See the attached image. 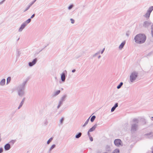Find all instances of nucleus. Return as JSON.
Returning a JSON list of instances; mask_svg holds the SVG:
<instances>
[{"instance_id": "nucleus-47", "label": "nucleus", "mask_w": 153, "mask_h": 153, "mask_svg": "<svg viewBox=\"0 0 153 153\" xmlns=\"http://www.w3.org/2000/svg\"><path fill=\"white\" fill-rule=\"evenodd\" d=\"M150 135V134H146V137H149L148 135Z\"/></svg>"}, {"instance_id": "nucleus-34", "label": "nucleus", "mask_w": 153, "mask_h": 153, "mask_svg": "<svg viewBox=\"0 0 153 153\" xmlns=\"http://www.w3.org/2000/svg\"><path fill=\"white\" fill-rule=\"evenodd\" d=\"M36 1V0H35L34 1L32 2L28 6H30V7L34 4V3Z\"/></svg>"}, {"instance_id": "nucleus-27", "label": "nucleus", "mask_w": 153, "mask_h": 153, "mask_svg": "<svg viewBox=\"0 0 153 153\" xmlns=\"http://www.w3.org/2000/svg\"><path fill=\"white\" fill-rule=\"evenodd\" d=\"M120 151L118 149H116L113 151V153H119Z\"/></svg>"}, {"instance_id": "nucleus-42", "label": "nucleus", "mask_w": 153, "mask_h": 153, "mask_svg": "<svg viewBox=\"0 0 153 153\" xmlns=\"http://www.w3.org/2000/svg\"><path fill=\"white\" fill-rule=\"evenodd\" d=\"M35 16V14H33L32 15V16L30 17V19L33 18Z\"/></svg>"}, {"instance_id": "nucleus-17", "label": "nucleus", "mask_w": 153, "mask_h": 153, "mask_svg": "<svg viewBox=\"0 0 153 153\" xmlns=\"http://www.w3.org/2000/svg\"><path fill=\"white\" fill-rule=\"evenodd\" d=\"M5 83V79H3L0 82V85L1 86L4 85Z\"/></svg>"}, {"instance_id": "nucleus-49", "label": "nucleus", "mask_w": 153, "mask_h": 153, "mask_svg": "<svg viewBox=\"0 0 153 153\" xmlns=\"http://www.w3.org/2000/svg\"><path fill=\"white\" fill-rule=\"evenodd\" d=\"M101 56H100V55L98 57V58L100 59L101 57Z\"/></svg>"}, {"instance_id": "nucleus-24", "label": "nucleus", "mask_w": 153, "mask_h": 153, "mask_svg": "<svg viewBox=\"0 0 153 153\" xmlns=\"http://www.w3.org/2000/svg\"><path fill=\"white\" fill-rule=\"evenodd\" d=\"M123 82H121L120 84L117 86V88L118 89H119L121 88V86L123 85Z\"/></svg>"}, {"instance_id": "nucleus-21", "label": "nucleus", "mask_w": 153, "mask_h": 153, "mask_svg": "<svg viewBox=\"0 0 153 153\" xmlns=\"http://www.w3.org/2000/svg\"><path fill=\"white\" fill-rule=\"evenodd\" d=\"M31 20L30 19H29L24 23L27 25V24H29Z\"/></svg>"}, {"instance_id": "nucleus-4", "label": "nucleus", "mask_w": 153, "mask_h": 153, "mask_svg": "<svg viewBox=\"0 0 153 153\" xmlns=\"http://www.w3.org/2000/svg\"><path fill=\"white\" fill-rule=\"evenodd\" d=\"M139 121L137 119L135 118L133 120L131 124V133H134L138 129Z\"/></svg>"}, {"instance_id": "nucleus-23", "label": "nucleus", "mask_w": 153, "mask_h": 153, "mask_svg": "<svg viewBox=\"0 0 153 153\" xmlns=\"http://www.w3.org/2000/svg\"><path fill=\"white\" fill-rule=\"evenodd\" d=\"M63 104V102H61L60 101H59L58 104L57 106V108L58 109Z\"/></svg>"}, {"instance_id": "nucleus-1", "label": "nucleus", "mask_w": 153, "mask_h": 153, "mask_svg": "<svg viewBox=\"0 0 153 153\" xmlns=\"http://www.w3.org/2000/svg\"><path fill=\"white\" fill-rule=\"evenodd\" d=\"M139 73L137 71H132L129 75V81L130 83H132L136 81L138 79Z\"/></svg>"}, {"instance_id": "nucleus-38", "label": "nucleus", "mask_w": 153, "mask_h": 153, "mask_svg": "<svg viewBox=\"0 0 153 153\" xmlns=\"http://www.w3.org/2000/svg\"><path fill=\"white\" fill-rule=\"evenodd\" d=\"M30 7V6H28L27 8L25 9V10L24 11V12L26 11Z\"/></svg>"}, {"instance_id": "nucleus-12", "label": "nucleus", "mask_w": 153, "mask_h": 153, "mask_svg": "<svg viewBox=\"0 0 153 153\" xmlns=\"http://www.w3.org/2000/svg\"><path fill=\"white\" fill-rule=\"evenodd\" d=\"M67 97V95H63L59 101L63 102V101H65Z\"/></svg>"}, {"instance_id": "nucleus-32", "label": "nucleus", "mask_w": 153, "mask_h": 153, "mask_svg": "<svg viewBox=\"0 0 153 153\" xmlns=\"http://www.w3.org/2000/svg\"><path fill=\"white\" fill-rule=\"evenodd\" d=\"M11 77H9L7 78V84L8 83L10 82V80H11Z\"/></svg>"}, {"instance_id": "nucleus-30", "label": "nucleus", "mask_w": 153, "mask_h": 153, "mask_svg": "<svg viewBox=\"0 0 153 153\" xmlns=\"http://www.w3.org/2000/svg\"><path fill=\"white\" fill-rule=\"evenodd\" d=\"M100 53V51H99L98 52L96 53L94 55H93V57H95L97 55L99 54Z\"/></svg>"}, {"instance_id": "nucleus-43", "label": "nucleus", "mask_w": 153, "mask_h": 153, "mask_svg": "<svg viewBox=\"0 0 153 153\" xmlns=\"http://www.w3.org/2000/svg\"><path fill=\"white\" fill-rule=\"evenodd\" d=\"M126 35L127 36H128L129 35V33L128 32H127L126 33Z\"/></svg>"}, {"instance_id": "nucleus-39", "label": "nucleus", "mask_w": 153, "mask_h": 153, "mask_svg": "<svg viewBox=\"0 0 153 153\" xmlns=\"http://www.w3.org/2000/svg\"><path fill=\"white\" fill-rule=\"evenodd\" d=\"M89 138H90V140L91 141H93V138L92 137H90V136H89Z\"/></svg>"}, {"instance_id": "nucleus-5", "label": "nucleus", "mask_w": 153, "mask_h": 153, "mask_svg": "<svg viewBox=\"0 0 153 153\" xmlns=\"http://www.w3.org/2000/svg\"><path fill=\"white\" fill-rule=\"evenodd\" d=\"M128 124L127 123L125 124L122 126L120 127L121 129V133H123L124 132L127 131L129 129Z\"/></svg>"}, {"instance_id": "nucleus-26", "label": "nucleus", "mask_w": 153, "mask_h": 153, "mask_svg": "<svg viewBox=\"0 0 153 153\" xmlns=\"http://www.w3.org/2000/svg\"><path fill=\"white\" fill-rule=\"evenodd\" d=\"M95 118L96 116H95L94 115L92 116L91 119V122H93L94 121Z\"/></svg>"}, {"instance_id": "nucleus-29", "label": "nucleus", "mask_w": 153, "mask_h": 153, "mask_svg": "<svg viewBox=\"0 0 153 153\" xmlns=\"http://www.w3.org/2000/svg\"><path fill=\"white\" fill-rule=\"evenodd\" d=\"M151 35L153 37V25H152L151 26Z\"/></svg>"}, {"instance_id": "nucleus-6", "label": "nucleus", "mask_w": 153, "mask_h": 153, "mask_svg": "<svg viewBox=\"0 0 153 153\" xmlns=\"http://www.w3.org/2000/svg\"><path fill=\"white\" fill-rule=\"evenodd\" d=\"M67 71L65 70L61 74V81L62 82H64L65 81L66 78V74L67 73Z\"/></svg>"}, {"instance_id": "nucleus-54", "label": "nucleus", "mask_w": 153, "mask_h": 153, "mask_svg": "<svg viewBox=\"0 0 153 153\" xmlns=\"http://www.w3.org/2000/svg\"><path fill=\"white\" fill-rule=\"evenodd\" d=\"M152 153H153V149H152Z\"/></svg>"}, {"instance_id": "nucleus-53", "label": "nucleus", "mask_w": 153, "mask_h": 153, "mask_svg": "<svg viewBox=\"0 0 153 153\" xmlns=\"http://www.w3.org/2000/svg\"><path fill=\"white\" fill-rule=\"evenodd\" d=\"M19 38H18V39H17V41H18V40H19Z\"/></svg>"}, {"instance_id": "nucleus-55", "label": "nucleus", "mask_w": 153, "mask_h": 153, "mask_svg": "<svg viewBox=\"0 0 153 153\" xmlns=\"http://www.w3.org/2000/svg\"><path fill=\"white\" fill-rule=\"evenodd\" d=\"M152 136L153 137V134H152Z\"/></svg>"}, {"instance_id": "nucleus-13", "label": "nucleus", "mask_w": 153, "mask_h": 153, "mask_svg": "<svg viewBox=\"0 0 153 153\" xmlns=\"http://www.w3.org/2000/svg\"><path fill=\"white\" fill-rule=\"evenodd\" d=\"M126 44V41L123 42L119 47V48L120 50H121L123 48L125 45Z\"/></svg>"}, {"instance_id": "nucleus-46", "label": "nucleus", "mask_w": 153, "mask_h": 153, "mask_svg": "<svg viewBox=\"0 0 153 153\" xmlns=\"http://www.w3.org/2000/svg\"><path fill=\"white\" fill-rule=\"evenodd\" d=\"M4 1V0H3V1H1V2H0V4H2Z\"/></svg>"}, {"instance_id": "nucleus-22", "label": "nucleus", "mask_w": 153, "mask_h": 153, "mask_svg": "<svg viewBox=\"0 0 153 153\" xmlns=\"http://www.w3.org/2000/svg\"><path fill=\"white\" fill-rule=\"evenodd\" d=\"M153 10V6L150 7L148 10H147V12L151 13L152 11Z\"/></svg>"}, {"instance_id": "nucleus-14", "label": "nucleus", "mask_w": 153, "mask_h": 153, "mask_svg": "<svg viewBox=\"0 0 153 153\" xmlns=\"http://www.w3.org/2000/svg\"><path fill=\"white\" fill-rule=\"evenodd\" d=\"M4 149L6 150H9L10 148V145L9 143H7L4 146Z\"/></svg>"}, {"instance_id": "nucleus-35", "label": "nucleus", "mask_w": 153, "mask_h": 153, "mask_svg": "<svg viewBox=\"0 0 153 153\" xmlns=\"http://www.w3.org/2000/svg\"><path fill=\"white\" fill-rule=\"evenodd\" d=\"M17 54L18 56H20L21 54V52L19 50H17Z\"/></svg>"}, {"instance_id": "nucleus-9", "label": "nucleus", "mask_w": 153, "mask_h": 153, "mask_svg": "<svg viewBox=\"0 0 153 153\" xmlns=\"http://www.w3.org/2000/svg\"><path fill=\"white\" fill-rule=\"evenodd\" d=\"M37 59L35 58L34 59L32 62H30L28 63V65L30 67H32L34 65L36 62Z\"/></svg>"}, {"instance_id": "nucleus-48", "label": "nucleus", "mask_w": 153, "mask_h": 153, "mask_svg": "<svg viewBox=\"0 0 153 153\" xmlns=\"http://www.w3.org/2000/svg\"><path fill=\"white\" fill-rule=\"evenodd\" d=\"M45 124V125H47V122L46 121Z\"/></svg>"}, {"instance_id": "nucleus-8", "label": "nucleus", "mask_w": 153, "mask_h": 153, "mask_svg": "<svg viewBox=\"0 0 153 153\" xmlns=\"http://www.w3.org/2000/svg\"><path fill=\"white\" fill-rule=\"evenodd\" d=\"M114 143L116 146H119L121 145L122 141L120 139H117L114 140Z\"/></svg>"}, {"instance_id": "nucleus-3", "label": "nucleus", "mask_w": 153, "mask_h": 153, "mask_svg": "<svg viewBox=\"0 0 153 153\" xmlns=\"http://www.w3.org/2000/svg\"><path fill=\"white\" fill-rule=\"evenodd\" d=\"M27 80L24 82L22 84L20 85L17 88L18 95L20 97L24 96L25 94V85L26 84Z\"/></svg>"}, {"instance_id": "nucleus-18", "label": "nucleus", "mask_w": 153, "mask_h": 153, "mask_svg": "<svg viewBox=\"0 0 153 153\" xmlns=\"http://www.w3.org/2000/svg\"><path fill=\"white\" fill-rule=\"evenodd\" d=\"M150 14V13L147 11L146 13L144 15V16L146 18H149Z\"/></svg>"}, {"instance_id": "nucleus-16", "label": "nucleus", "mask_w": 153, "mask_h": 153, "mask_svg": "<svg viewBox=\"0 0 153 153\" xmlns=\"http://www.w3.org/2000/svg\"><path fill=\"white\" fill-rule=\"evenodd\" d=\"M25 97L23 99L22 101L21 102H20V103L19 104V106L18 108V109H19L22 106V105L23 104L24 102L25 101Z\"/></svg>"}, {"instance_id": "nucleus-33", "label": "nucleus", "mask_w": 153, "mask_h": 153, "mask_svg": "<svg viewBox=\"0 0 153 153\" xmlns=\"http://www.w3.org/2000/svg\"><path fill=\"white\" fill-rule=\"evenodd\" d=\"M73 6H74V5L73 4L71 5L70 6H69L68 7V9L69 10H71L73 8Z\"/></svg>"}, {"instance_id": "nucleus-45", "label": "nucleus", "mask_w": 153, "mask_h": 153, "mask_svg": "<svg viewBox=\"0 0 153 153\" xmlns=\"http://www.w3.org/2000/svg\"><path fill=\"white\" fill-rule=\"evenodd\" d=\"M76 71V70L75 69H73L72 70V72L73 73H74Z\"/></svg>"}, {"instance_id": "nucleus-28", "label": "nucleus", "mask_w": 153, "mask_h": 153, "mask_svg": "<svg viewBox=\"0 0 153 153\" xmlns=\"http://www.w3.org/2000/svg\"><path fill=\"white\" fill-rule=\"evenodd\" d=\"M64 120V118L63 117H62L61 119L60 120V124L62 125L63 123V121Z\"/></svg>"}, {"instance_id": "nucleus-37", "label": "nucleus", "mask_w": 153, "mask_h": 153, "mask_svg": "<svg viewBox=\"0 0 153 153\" xmlns=\"http://www.w3.org/2000/svg\"><path fill=\"white\" fill-rule=\"evenodd\" d=\"M70 20L71 21V23L72 24H74V19H71Z\"/></svg>"}, {"instance_id": "nucleus-40", "label": "nucleus", "mask_w": 153, "mask_h": 153, "mask_svg": "<svg viewBox=\"0 0 153 153\" xmlns=\"http://www.w3.org/2000/svg\"><path fill=\"white\" fill-rule=\"evenodd\" d=\"M105 48H104L103 50L101 51L100 52V53H101V54H102L105 50Z\"/></svg>"}, {"instance_id": "nucleus-25", "label": "nucleus", "mask_w": 153, "mask_h": 153, "mask_svg": "<svg viewBox=\"0 0 153 153\" xmlns=\"http://www.w3.org/2000/svg\"><path fill=\"white\" fill-rule=\"evenodd\" d=\"M56 146L55 145L53 144V145L49 149V151L50 152Z\"/></svg>"}, {"instance_id": "nucleus-10", "label": "nucleus", "mask_w": 153, "mask_h": 153, "mask_svg": "<svg viewBox=\"0 0 153 153\" xmlns=\"http://www.w3.org/2000/svg\"><path fill=\"white\" fill-rule=\"evenodd\" d=\"M97 124H95L91 128H90L88 132V134H89L90 132H91L94 131L97 127Z\"/></svg>"}, {"instance_id": "nucleus-50", "label": "nucleus", "mask_w": 153, "mask_h": 153, "mask_svg": "<svg viewBox=\"0 0 153 153\" xmlns=\"http://www.w3.org/2000/svg\"><path fill=\"white\" fill-rule=\"evenodd\" d=\"M151 120L153 121V117H151Z\"/></svg>"}, {"instance_id": "nucleus-11", "label": "nucleus", "mask_w": 153, "mask_h": 153, "mask_svg": "<svg viewBox=\"0 0 153 153\" xmlns=\"http://www.w3.org/2000/svg\"><path fill=\"white\" fill-rule=\"evenodd\" d=\"M27 25L24 23H23L21 25V27L19 29V32H21Z\"/></svg>"}, {"instance_id": "nucleus-15", "label": "nucleus", "mask_w": 153, "mask_h": 153, "mask_svg": "<svg viewBox=\"0 0 153 153\" xmlns=\"http://www.w3.org/2000/svg\"><path fill=\"white\" fill-rule=\"evenodd\" d=\"M118 106V104L117 103H116L115 104L114 106H113L112 108H111V111L112 112L114 111L116 108Z\"/></svg>"}, {"instance_id": "nucleus-19", "label": "nucleus", "mask_w": 153, "mask_h": 153, "mask_svg": "<svg viewBox=\"0 0 153 153\" xmlns=\"http://www.w3.org/2000/svg\"><path fill=\"white\" fill-rule=\"evenodd\" d=\"M90 117L86 121H85V123L83 125H82V126L83 127H84L85 126H86V125L88 124V122H89V119H90V117Z\"/></svg>"}, {"instance_id": "nucleus-36", "label": "nucleus", "mask_w": 153, "mask_h": 153, "mask_svg": "<svg viewBox=\"0 0 153 153\" xmlns=\"http://www.w3.org/2000/svg\"><path fill=\"white\" fill-rule=\"evenodd\" d=\"M81 134H76L75 136V137L77 138H78L81 137Z\"/></svg>"}, {"instance_id": "nucleus-20", "label": "nucleus", "mask_w": 153, "mask_h": 153, "mask_svg": "<svg viewBox=\"0 0 153 153\" xmlns=\"http://www.w3.org/2000/svg\"><path fill=\"white\" fill-rule=\"evenodd\" d=\"M60 92V91L59 90H57L55 91L53 93V95L54 96H56L59 94Z\"/></svg>"}, {"instance_id": "nucleus-7", "label": "nucleus", "mask_w": 153, "mask_h": 153, "mask_svg": "<svg viewBox=\"0 0 153 153\" xmlns=\"http://www.w3.org/2000/svg\"><path fill=\"white\" fill-rule=\"evenodd\" d=\"M151 24V22L149 21H146L143 23V26L145 28H148Z\"/></svg>"}, {"instance_id": "nucleus-31", "label": "nucleus", "mask_w": 153, "mask_h": 153, "mask_svg": "<svg viewBox=\"0 0 153 153\" xmlns=\"http://www.w3.org/2000/svg\"><path fill=\"white\" fill-rule=\"evenodd\" d=\"M53 137H51L47 141V144H49V143L53 139Z\"/></svg>"}, {"instance_id": "nucleus-44", "label": "nucleus", "mask_w": 153, "mask_h": 153, "mask_svg": "<svg viewBox=\"0 0 153 153\" xmlns=\"http://www.w3.org/2000/svg\"><path fill=\"white\" fill-rule=\"evenodd\" d=\"M11 142L12 143H13L15 142V140H12V141H11Z\"/></svg>"}, {"instance_id": "nucleus-51", "label": "nucleus", "mask_w": 153, "mask_h": 153, "mask_svg": "<svg viewBox=\"0 0 153 153\" xmlns=\"http://www.w3.org/2000/svg\"><path fill=\"white\" fill-rule=\"evenodd\" d=\"M77 134H82V133L81 132H79V133H78Z\"/></svg>"}, {"instance_id": "nucleus-52", "label": "nucleus", "mask_w": 153, "mask_h": 153, "mask_svg": "<svg viewBox=\"0 0 153 153\" xmlns=\"http://www.w3.org/2000/svg\"><path fill=\"white\" fill-rule=\"evenodd\" d=\"M1 136H0V142L1 141Z\"/></svg>"}, {"instance_id": "nucleus-41", "label": "nucleus", "mask_w": 153, "mask_h": 153, "mask_svg": "<svg viewBox=\"0 0 153 153\" xmlns=\"http://www.w3.org/2000/svg\"><path fill=\"white\" fill-rule=\"evenodd\" d=\"M3 149L2 148H0V153H1L3 152Z\"/></svg>"}, {"instance_id": "nucleus-2", "label": "nucleus", "mask_w": 153, "mask_h": 153, "mask_svg": "<svg viewBox=\"0 0 153 153\" xmlns=\"http://www.w3.org/2000/svg\"><path fill=\"white\" fill-rule=\"evenodd\" d=\"M146 39V37L144 34H139L135 36L134 39L136 43L141 44L145 42Z\"/></svg>"}]
</instances>
